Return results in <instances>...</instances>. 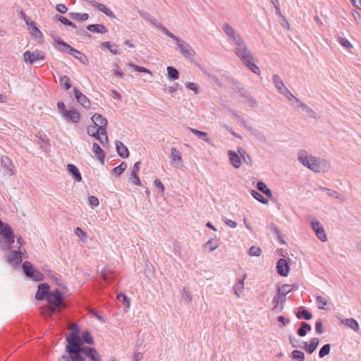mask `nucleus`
Wrapping results in <instances>:
<instances>
[{"instance_id":"18","label":"nucleus","mask_w":361,"mask_h":361,"mask_svg":"<svg viewBox=\"0 0 361 361\" xmlns=\"http://www.w3.org/2000/svg\"><path fill=\"white\" fill-rule=\"evenodd\" d=\"M140 161H137L134 164V166L133 167V169L131 170L130 173V179L133 184L136 185H140L141 182L138 177V172L140 171Z\"/></svg>"},{"instance_id":"38","label":"nucleus","mask_w":361,"mask_h":361,"mask_svg":"<svg viewBox=\"0 0 361 361\" xmlns=\"http://www.w3.org/2000/svg\"><path fill=\"white\" fill-rule=\"evenodd\" d=\"M312 329L311 326L306 322H302L300 328L298 330L297 333L300 336H305L307 332Z\"/></svg>"},{"instance_id":"8","label":"nucleus","mask_w":361,"mask_h":361,"mask_svg":"<svg viewBox=\"0 0 361 361\" xmlns=\"http://www.w3.org/2000/svg\"><path fill=\"white\" fill-rule=\"evenodd\" d=\"M329 168L330 164L326 160L317 157H315V161H313L309 167L314 173L326 172Z\"/></svg>"},{"instance_id":"11","label":"nucleus","mask_w":361,"mask_h":361,"mask_svg":"<svg viewBox=\"0 0 361 361\" xmlns=\"http://www.w3.org/2000/svg\"><path fill=\"white\" fill-rule=\"evenodd\" d=\"M298 160L300 163H301L304 166L309 169L310 165L315 161V157L309 154L305 150H300L298 153Z\"/></svg>"},{"instance_id":"44","label":"nucleus","mask_w":361,"mask_h":361,"mask_svg":"<svg viewBox=\"0 0 361 361\" xmlns=\"http://www.w3.org/2000/svg\"><path fill=\"white\" fill-rule=\"evenodd\" d=\"M87 134L90 136L94 137L96 138V137L98 136V135L101 133L100 128H99L95 125L90 126L87 128Z\"/></svg>"},{"instance_id":"63","label":"nucleus","mask_w":361,"mask_h":361,"mask_svg":"<svg viewBox=\"0 0 361 361\" xmlns=\"http://www.w3.org/2000/svg\"><path fill=\"white\" fill-rule=\"evenodd\" d=\"M338 40L341 44L347 49H350L353 47L352 44L347 39L339 37Z\"/></svg>"},{"instance_id":"43","label":"nucleus","mask_w":361,"mask_h":361,"mask_svg":"<svg viewBox=\"0 0 361 361\" xmlns=\"http://www.w3.org/2000/svg\"><path fill=\"white\" fill-rule=\"evenodd\" d=\"M126 168H127V164L125 161H123V162H121V164L119 166L113 169L112 173L116 176H119L125 171Z\"/></svg>"},{"instance_id":"14","label":"nucleus","mask_w":361,"mask_h":361,"mask_svg":"<svg viewBox=\"0 0 361 361\" xmlns=\"http://www.w3.org/2000/svg\"><path fill=\"white\" fill-rule=\"evenodd\" d=\"M91 120L94 125L100 128L101 133L104 134L108 123L107 120L101 114L97 113L92 116Z\"/></svg>"},{"instance_id":"30","label":"nucleus","mask_w":361,"mask_h":361,"mask_svg":"<svg viewBox=\"0 0 361 361\" xmlns=\"http://www.w3.org/2000/svg\"><path fill=\"white\" fill-rule=\"evenodd\" d=\"M25 276L33 281H40L44 279L42 272H24Z\"/></svg>"},{"instance_id":"26","label":"nucleus","mask_w":361,"mask_h":361,"mask_svg":"<svg viewBox=\"0 0 361 361\" xmlns=\"http://www.w3.org/2000/svg\"><path fill=\"white\" fill-rule=\"evenodd\" d=\"M67 170L68 173L71 175H72V176L75 178V180L78 182L82 180L81 174L76 166H75L74 164H68L67 166Z\"/></svg>"},{"instance_id":"29","label":"nucleus","mask_w":361,"mask_h":361,"mask_svg":"<svg viewBox=\"0 0 361 361\" xmlns=\"http://www.w3.org/2000/svg\"><path fill=\"white\" fill-rule=\"evenodd\" d=\"M167 77L170 80H176L179 78V72L176 68L169 66L167 67Z\"/></svg>"},{"instance_id":"17","label":"nucleus","mask_w":361,"mask_h":361,"mask_svg":"<svg viewBox=\"0 0 361 361\" xmlns=\"http://www.w3.org/2000/svg\"><path fill=\"white\" fill-rule=\"evenodd\" d=\"M49 286L47 283H39L38 285V289L35 295V298L37 300H42L47 298L49 293Z\"/></svg>"},{"instance_id":"21","label":"nucleus","mask_w":361,"mask_h":361,"mask_svg":"<svg viewBox=\"0 0 361 361\" xmlns=\"http://www.w3.org/2000/svg\"><path fill=\"white\" fill-rule=\"evenodd\" d=\"M87 30L94 33L106 34L107 28L103 24H91L87 26Z\"/></svg>"},{"instance_id":"46","label":"nucleus","mask_w":361,"mask_h":361,"mask_svg":"<svg viewBox=\"0 0 361 361\" xmlns=\"http://www.w3.org/2000/svg\"><path fill=\"white\" fill-rule=\"evenodd\" d=\"M116 298L120 302H122L123 304L126 307H130V299L127 297V295L126 294H124V293H119V294L117 295Z\"/></svg>"},{"instance_id":"61","label":"nucleus","mask_w":361,"mask_h":361,"mask_svg":"<svg viewBox=\"0 0 361 361\" xmlns=\"http://www.w3.org/2000/svg\"><path fill=\"white\" fill-rule=\"evenodd\" d=\"M99 200L97 197L95 196H90L89 198H88V204L92 207H97L99 205Z\"/></svg>"},{"instance_id":"55","label":"nucleus","mask_w":361,"mask_h":361,"mask_svg":"<svg viewBox=\"0 0 361 361\" xmlns=\"http://www.w3.org/2000/svg\"><path fill=\"white\" fill-rule=\"evenodd\" d=\"M251 59L252 57L250 55V71L259 76L261 74L260 68L254 62L251 61Z\"/></svg>"},{"instance_id":"42","label":"nucleus","mask_w":361,"mask_h":361,"mask_svg":"<svg viewBox=\"0 0 361 361\" xmlns=\"http://www.w3.org/2000/svg\"><path fill=\"white\" fill-rule=\"evenodd\" d=\"M219 246V243L216 239H211L204 244L205 250L213 251Z\"/></svg>"},{"instance_id":"15","label":"nucleus","mask_w":361,"mask_h":361,"mask_svg":"<svg viewBox=\"0 0 361 361\" xmlns=\"http://www.w3.org/2000/svg\"><path fill=\"white\" fill-rule=\"evenodd\" d=\"M87 2L92 6L97 8L99 11L104 13L106 16L111 18H115L114 13L109 9L104 4L97 2L95 0H88Z\"/></svg>"},{"instance_id":"60","label":"nucleus","mask_w":361,"mask_h":361,"mask_svg":"<svg viewBox=\"0 0 361 361\" xmlns=\"http://www.w3.org/2000/svg\"><path fill=\"white\" fill-rule=\"evenodd\" d=\"M262 251L259 247L252 246L250 247V255L252 256H259Z\"/></svg>"},{"instance_id":"59","label":"nucleus","mask_w":361,"mask_h":361,"mask_svg":"<svg viewBox=\"0 0 361 361\" xmlns=\"http://www.w3.org/2000/svg\"><path fill=\"white\" fill-rule=\"evenodd\" d=\"M25 23L30 27L32 28V32L35 35V32L41 33L40 30L37 27L35 23L32 20H30L29 18L25 21Z\"/></svg>"},{"instance_id":"58","label":"nucleus","mask_w":361,"mask_h":361,"mask_svg":"<svg viewBox=\"0 0 361 361\" xmlns=\"http://www.w3.org/2000/svg\"><path fill=\"white\" fill-rule=\"evenodd\" d=\"M130 66L133 67L135 71H138V72H140V73H149V74H152L151 71L145 68V67H142V66H137V65H135V64H133V63H130L129 64Z\"/></svg>"},{"instance_id":"34","label":"nucleus","mask_w":361,"mask_h":361,"mask_svg":"<svg viewBox=\"0 0 361 361\" xmlns=\"http://www.w3.org/2000/svg\"><path fill=\"white\" fill-rule=\"evenodd\" d=\"M71 18L80 21H85L89 18V15L86 13H80L75 12H71L68 13Z\"/></svg>"},{"instance_id":"16","label":"nucleus","mask_w":361,"mask_h":361,"mask_svg":"<svg viewBox=\"0 0 361 361\" xmlns=\"http://www.w3.org/2000/svg\"><path fill=\"white\" fill-rule=\"evenodd\" d=\"M73 92L74 96L78 103L85 109L90 107V101L85 94H83L77 87H74Z\"/></svg>"},{"instance_id":"56","label":"nucleus","mask_w":361,"mask_h":361,"mask_svg":"<svg viewBox=\"0 0 361 361\" xmlns=\"http://www.w3.org/2000/svg\"><path fill=\"white\" fill-rule=\"evenodd\" d=\"M182 296L183 300L188 303L190 302L192 300V294L185 287L183 288Z\"/></svg>"},{"instance_id":"37","label":"nucleus","mask_w":361,"mask_h":361,"mask_svg":"<svg viewBox=\"0 0 361 361\" xmlns=\"http://www.w3.org/2000/svg\"><path fill=\"white\" fill-rule=\"evenodd\" d=\"M250 193H251L252 196L255 200L259 201L260 203H262L263 204H268L269 200L266 197H264L262 194H260L259 192H257V191H256L255 190H252L250 191Z\"/></svg>"},{"instance_id":"6","label":"nucleus","mask_w":361,"mask_h":361,"mask_svg":"<svg viewBox=\"0 0 361 361\" xmlns=\"http://www.w3.org/2000/svg\"><path fill=\"white\" fill-rule=\"evenodd\" d=\"M56 42L63 47L59 49L60 51L67 52L70 55L73 56L75 59H78L82 64H87L88 59L82 52L75 49L61 39H57L56 40Z\"/></svg>"},{"instance_id":"57","label":"nucleus","mask_w":361,"mask_h":361,"mask_svg":"<svg viewBox=\"0 0 361 361\" xmlns=\"http://www.w3.org/2000/svg\"><path fill=\"white\" fill-rule=\"evenodd\" d=\"M74 232L82 241H85L87 238V233L84 231H82L80 227H76Z\"/></svg>"},{"instance_id":"53","label":"nucleus","mask_w":361,"mask_h":361,"mask_svg":"<svg viewBox=\"0 0 361 361\" xmlns=\"http://www.w3.org/2000/svg\"><path fill=\"white\" fill-rule=\"evenodd\" d=\"M60 83L64 86L66 90H69L71 87V85L70 83V79L68 76L63 75L60 78Z\"/></svg>"},{"instance_id":"20","label":"nucleus","mask_w":361,"mask_h":361,"mask_svg":"<svg viewBox=\"0 0 361 361\" xmlns=\"http://www.w3.org/2000/svg\"><path fill=\"white\" fill-rule=\"evenodd\" d=\"M116 148L117 154L122 158H127L129 156V152L127 147L121 141H116Z\"/></svg>"},{"instance_id":"1","label":"nucleus","mask_w":361,"mask_h":361,"mask_svg":"<svg viewBox=\"0 0 361 361\" xmlns=\"http://www.w3.org/2000/svg\"><path fill=\"white\" fill-rule=\"evenodd\" d=\"M223 30L228 39L237 46L235 51L236 55L243 61L244 64L248 67V55L245 44L242 41L240 36L236 35L234 29L228 23L224 24Z\"/></svg>"},{"instance_id":"48","label":"nucleus","mask_w":361,"mask_h":361,"mask_svg":"<svg viewBox=\"0 0 361 361\" xmlns=\"http://www.w3.org/2000/svg\"><path fill=\"white\" fill-rule=\"evenodd\" d=\"M56 19L66 25H69L73 28H76V25L64 16L57 15L56 16Z\"/></svg>"},{"instance_id":"2","label":"nucleus","mask_w":361,"mask_h":361,"mask_svg":"<svg viewBox=\"0 0 361 361\" xmlns=\"http://www.w3.org/2000/svg\"><path fill=\"white\" fill-rule=\"evenodd\" d=\"M159 29L164 34H165L170 38L173 39L176 42L178 49L183 56H184L185 58L190 60L192 59L195 57L196 53L193 48L188 43H187L183 39L176 37L164 25H159Z\"/></svg>"},{"instance_id":"3","label":"nucleus","mask_w":361,"mask_h":361,"mask_svg":"<svg viewBox=\"0 0 361 361\" xmlns=\"http://www.w3.org/2000/svg\"><path fill=\"white\" fill-rule=\"evenodd\" d=\"M67 345L66 351L68 354L75 353L79 351L81 346V339L79 336V328L76 324H73L70 329V333L66 337Z\"/></svg>"},{"instance_id":"40","label":"nucleus","mask_w":361,"mask_h":361,"mask_svg":"<svg viewBox=\"0 0 361 361\" xmlns=\"http://www.w3.org/2000/svg\"><path fill=\"white\" fill-rule=\"evenodd\" d=\"M80 339H81V346L84 343H88V344L93 343V338H92L91 334L88 331L82 332V336H80Z\"/></svg>"},{"instance_id":"32","label":"nucleus","mask_w":361,"mask_h":361,"mask_svg":"<svg viewBox=\"0 0 361 361\" xmlns=\"http://www.w3.org/2000/svg\"><path fill=\"white\" fill-rule=\"evenodd\" d=\"M190 131L193 133L197 137H198L200 139L204 140L205 142L209 143L210 140L207 136V133L206 132H203L195 128H190Z\"/></svg>"},{"instance_id":"13","label":"nucleus","mask_w":361,"mask_h":361,"mask_svg":"<svg viewBox=\"0 0 361 361\" xmlns=\"http://www.w3.org/2000/svg\"><path fill=\"white\" fill-rule=\"evenodd\" d=\"M7 261L13 268H16L22 262V252L20 250L11 251L7 257Z\"/></svg>"},{"instance_id":"31","label":"nucleus","mask_w":361,"mask_h":361,"mask_svg":"<svg viewBox=\"0 0 361 361\" xmlns=\"http://www.w3.org/2000/svg\"><path fill=\"white\" fill-rule=\"evenodd\" d=\"M229 159L235 168H239L240 166V159L238 155L233 151L229 152Z\"/></svg>"},{"instance_id":"27","label":"nucleus","mask_w":361,"mask_h":361,"mask_svg":"<svg viewBox=\"0 0 361 361\" xmlns=\"http://www.w3.org/2000/svg\"><path fill=\"white\" fill-rule=\"evenodd\" d=\"M245 275L239 280V281L235 285L233 289H234V293L238 297L240 298L243 292L244 289V280L245 279Z\"/></svg>"},{"instance_id":"7","label":"nucleus","mask_w":361,"mask_h":361,"mask_svg":"<svg viewBox=\"0 0 361 361\" xmlns=\"http://www.w3.org/2000/svg\"><path fill=\"white\" fill-rule=\"evenodd\" d=\"M46 299L53 312L63 305V295L57 288L50 291Z\"/></svg>"},{"instance_id":"36","label":"nucleus","mask_w":361,"mask_h":361,"mask_svg":"<svg viewBox=\"0 0 361 361\" xmlns=\"http://www.w3.org/2000/svg\"><path fill=\"white\" fill-rule=\"evenodd\" d=\"M171 159L176 163L182 161L181 153L175 147L171 149Z\"/></svg>"},{"instance_id":"12","label":"nucleus","mask_w":361,"mask_h":361,"mask_svg":"<svg viewBox=\"0 0 361 361\" xmlns=\"http://www.w3.org/2000/svg\"><path fill=\"white\" fill-rule=\"evenodd\" d=\"M286 300V295L283 294H281V293H278L275 295V297L273 299V310L276 312H281L283 310V305Z\"/></svg>"},{"instance_id":"23","label":"nucleus","mask_w":361,"mask_h":361,"mask_svg":"<svg viewBox=\"0 0 361 361\" xmlns=\"http://www.w3.org/2000/svg\"><path fill=\"white\" fill-rule=\"evenodd\" d=\"M137 13L142 18L149 22L151 24L155 25L158 29L159 25H162L161 24L159 23L157 20L152 17L148 12L143 10H138Z\"/></svg>"},{"instance_id":"25","label":"nucleus","mask_w":361,"mask_h":361,"mask_svg":"<svg viewBox=\"0 0 361 361\" xmlns=\"http://www.w3.org/2000/svg\"><path fill=\"white\" fill-rule=\"evenodd\" d=\"M273 79V83L276 87V89L279 92H281L283 90H285L286 88V86L285 85L283 80L281 78V77L277 75L274 74L272 77Z\"/></svg>"},{"instance_id":"9","label":"nucleus","mask_w":361,"mask_h":361,"mask_svg":"<svg viewBox=\"0 0 361 361\" xmlns=\"http://www.w3.org/2000/svg\"><path fill=\"white\" fill-rule=\"evenodd\" d=\"M311 226L319 240H320L322 242H326L327 240V237L324 228L319 221H312L311 222Z\"/></svg>"},{"instance_id":"4","label":"nucleus","mask_w":361,"mask_h":361,"mask_svg":"<svg viewBox=\"0 0 361 361\" xmlns=\"http://www.w3.org/2000/svg\"><path fill=\"white\" fill-rule=\"evenodd\" d=\"M71 357L73 361H86L88 358L92 361H99L100 358L95 348L91 347H79V351L71 353Z\"/></svg>"},{"instance_id":"47","label":"nucleus","mask_w":361,"mask_h":361,"mask_svg":"<svg viewBox=\"0 0 361 361\" xmlns=\"http://www.w3.org/2000/svg\"><path fill=\"white\" fill-rule=\"evenodd\" d=\"M296 315L298 319L304 318L306 320H309L312 318V314L306 310H299Z\"/></svg>"},{"instance_id":"19","label":"nucleus","mask_w":361,"mask_h":361,"mask_svg":"<svg viewBox=\"0 0 361 361\" xmlns=\"http://www.w3.org/2000/svg\"><path fill=\"white\" fill-rule=\"evenodd\" d=\"M62 114H63V116L67 121H71L73 123H78V122H79V121L80 119V114L75 110L64 111L63 112H62Z\"/></svg>"},{"instance_id":"52","label":"nucleus","mask_w":361,"mask_h":361,"mask_svg":"<svg viewBox=\"0 0 361 361\" xmlns=\"http://www.w3.org/2000/svg\"><path fill=\"white\" fill-rule=\"evenodd\" d=\"M330 349L331 346L329 344H325L324 345H323L319 353V357L322 358L324 356L329 355L330 353Z\"/></svg>"},{"instance_id":"51","label":"nucleus","mask_w":361,"mask_h":361,"mask_svg":"<svg viewBox=\"0 0 361 361\" xmlns=\"http://www.w3.org/2000/svg\"><path fill=\"white\" fill-rule=\"evenodd\" d=\"M250 134H252L257 139H258L261 142H266V138L263 134L257 131V130H252L250 128Z\"/></svg>"},{"instance_id":"54","label":"nucleus","mask_w":361,"mask_h":361,"mask_svg":"<svg viewBox=\"0 0 361 361\" xmlns=\"http://www.w3.org/2000/svg\"><path fill=\"white\" fill-rule=\"evenodd\" d=\"M96 139L98 140L102 145H107L108 143V136L106 133V129H105V133L103 134L100 133L97 137H96Z\"/></svg>"},{"instance_id":"49","label":"nucleus","mask_w":361,"mask_h":361,"mask_svg":"<svg viewBox=\"0 0 361 361\" xmlns=\"http://www.w3.org/2000/svg\"><path fill=\"white\" fill-rule=\"evenodd\" d=\"M291 357L293 360L297 361H304L305 360L304 353L302 351L298 350H295L292 352Z\"/></svg>"},{"instance_id":"62","label":"nucleus","mask_w":361,"mask_h":361,"mask_svg":"<svg viewBox=\"0 0 361 361\" xmlns=\"http://www.w3.org/2000/svg\"><path fill=\"white\" fill-rule=\"evenodd\" d=\"M292 288L290 285L285 284L279 288L278 293H281V294L286 295V294L290 292Z\"/></svg>"},{"instance_id":"39","label":"nucleus","mask_w":361,"mask_h":361,"mask_svg":"<svg viewBox=\"0 0 361 361\" xmlns=\"http://www.w3.org/2000/svg\"><path fill=\"white\" fill-rule=\"evenodd\" d=\"M276 271H289V265L286 259L281 258L276 264Z\"/></svg>"},{"instance_id":"24","label":"nucleus","mask_w":361,"mask_h":361,"mask_svg":"<svg viewBox=\"0 0 361 361\" xmlns=\"http://www.w3.org/2000/svg\"><path fill=\"white\" fill-rule=\"evenodd\" d=\"M319 340L317 338H312L310 340L309 344L307 342H305L304 344L305 345V350L310 354L312 353L317 349V348L319 345Z\"/></svg>"},{"instance_id":"45","label":"nucleus","mask_w":361,"mask_h":361,"mask_svg":"<svg viewBox=\"0 0 361 361\" xmlns=\"http://www.w3.org/2000/svg\"><path fill=\"white\" fill-rule=\"evenodd\" d=\"M316 303L319 310H325V306L327 305V300L324 297L318 295L316 297Z\"/></svg>"},{"instance_id":"41","label":"nucleus","mask_w":361,"mask_h":361,"mask_svg":"<svg viewBox=\"0 0 361 361\" xmlns=\"http://www.w3.org/2000/svg\"><path fill=\"white\" fill-rule=\"evenodd\" d=\"M269 228L271 232L274 233L277 235V238L279 240V241L281 243L284 244L285 241L283 240L282 235H281V233L280 230L279 229V228L277 227V226L273 223H271L269 226Z\"/></svg>"},{"instance_id":"28","label":"nucleus","mask_w":361,"mask_h":361,"mask_svg":"<svg viewBox=\"0 0 361 361\" xmlns=\"http://www.w3.org/2000/svg\"><path fill=\"white\" fill-rule=\"evenodd\" d=\"M320 189L322 191H325L329 196L334 197L336 199L341 200V201L345 200L344 197L336 190H331V189H329L327 188H324V187H321Z\"/></svg>"},{"instance_id":"35","label":"nucleus","mask_w":361,"mask_h":361,"mask_svg":"<svg viewBox=\"0 0 361 361\" xmlns=\"http://www.w3.org/2000/svg\"><path fill=\"white\" fill-rule=\"evenodd\" d=\"M92 151L97 156L98 159L103 161L104 159V151L102 149L99 144L94 142L92 145Z\"/></svg>"},{"instance_id":"64","label":"nucleus","mask_w":361,"mask_h":361,"mask_svg":"<svg viewBox=\"0 0 361 361\" xmlns=\"http://www.w3.org/2000/svg\"><path fill=\"white\" fill-rule=\"evenodd\" d=\"M257 188L259 191L264 193L269 188L265 183L262 181H259L257 183Z\"/></svg>"},{"instance_id":"10","label":"nucleus","mask_w":361,"mask_h":361,"mask_svg":"<svg viewBox=\"0 0 361 361\" xmlns=\"http://www.w3.org/2000/svg\"><path fill=\"white\" fill-rule=\"evenodd\" d=\"M23 56L25 61H28L30 64H33L37 61L44 60L45 59L44 54L39 50H35L32 52L26 51Z\"/></svg>"},{"instance_id":"50","label":"nucleus","mask_w":361,"mask_h":361,"mask_svg":"<svg viewBox=\"0 0 361 361\" xmlns=\"http://www.w3.org/2000/svg\"><path fill=\"white\" fill-rule=\"evenodd\" d=\"M102 47L107 48L111 54L114 55L119 54L120 51L116 49L113 48V47H117L116 44H114L113 46L111 45V43L109 42H104L102 43Z\"/></svg>"},{"instance_id":"33","label":"nucleus","mask_w":361,"mask_h":361,"mask_svg":"<svg viewBox=\"0 0 361 361\" xmlns=\"http://www.w3.org/2000/svg\"><path fill=\"white\" fill-rule=\"evenodd\" d=\"M1 162L2 166L7 170L10 175H12L13 173V166L11 160L8 157H5L1 158Z\"/></svg>"},{"instance_id":"22","label":"nucleus","mask_w":361,"mask_h":361,"mask_svg":"<svg viewBox=\"0 0 361 361\" xmlns=\"http://www.w3.org/2000/svg\"><path fill=\"white\" fill-rule=\"evenodd\" d=\"M341 324L346 327L353 329L354 331L357 332L360 329L358 322L353 318L344 319L341 321Z\"/></svg>"},{"instance_id":"5","label":"nucleus","mask_w":361,"mask_h":361,"mask_svg":"<svg viewBox=\"0 0 361 361\" xmlns=\"http://www.w3.org/2000/svg\"><path fill=\"white\" fill-rule=\"evenodd\" d=\"M0 235L4 240H0V249L8 251L11 249V245L15 242V235L11 226L5 224L0 228Z\"/></svg>"}]
</instances>
